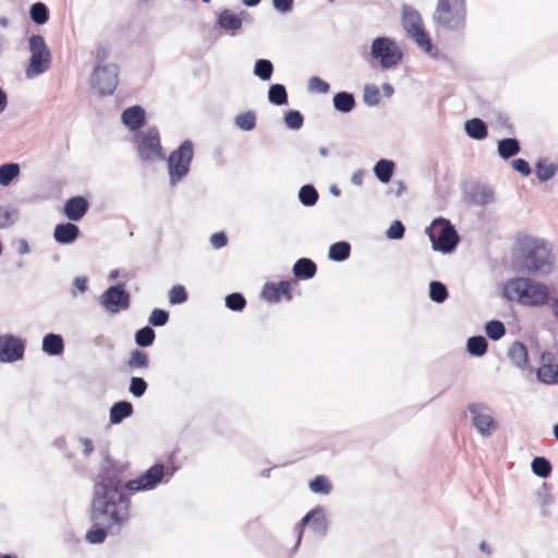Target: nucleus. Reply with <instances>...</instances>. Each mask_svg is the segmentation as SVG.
I'll use <instances>...</instances> for the list:
<instances>
[{"instance_id": "45", "label": "nucleus", "mask_w": 558, "mask_h": 558, "mask_svg": "<svg viewBox=\"0 0 558 558\" xmlns=\"http://www.w3.org/2000/svg\"><path fill=\"white\" fill-rule=\"evenodd\" d=\"M536 175L541 181L549 180L556 172V167L546 161H538L536 165Z\"/></svg>"}, {"instance_id": "35", "label": "nucleus", "mask_w": 558, "mask_h": 558, "mask_svg": "<svg viewBox=\"0 0 558 558\" xmlns=\"http://www.w3.org/2000/svg\"><path fill=\"white\" fill-rule=\"evenodd\" d=\"M520 150L519 142L514 138H506L501 140L498 143V153L499 155L508 159L514 155H517Z\"/></svg>"}, {"instance_id": "64", "label": "nucleus", "mask_w": 558, "mask_h": 558, "mask_svg": "<svg viewBox=\"0 0 558 558\" xmlns=\"http://www.w3.org/2000/svg\"><path fill=\"white\" fill-rule=\"evenodd\" d=\"M17 252L21 255L27 254L29 252V245L26 240L19 241Z\"/></svg>"}, {"instance_id": "27", "label": "nucleus", "mask_w": 558, "mask_h": 558, "mask_svg": "<svg viewBox=\"0 0 558 558\" xmlns=\"http://www.w3.org/2000/svg\"><path fill=\"white\" fill-rule=\"evenodd\" d=\"M464 130L474 140H483L487 136L486 124L481 119L468 120L464 124Z\"/></svg>"}, {"instance_id": "13", "label": "nucleus", "mask_w": 558, "mask_h": 558, "mask_svg": "<svg viewBox=\"0 0 558 558\" xmlns=\"http://www.w3.org/2000/svg\"><path fill=\"white\" fill-rule=\"evenodd\" d=\"M100 305L109 313L117 314L120 311L128 310L130 306V295L117 284L108 288L100 296Z\"/></svg>"}, {"instance_id": "1", "label": "nucleus", "mask_w": 558, "mask_h": 558, "mask_svg": "<svg viewBox=\"0 0 558 558\" xmlns=\"http://www.w3.org/2000/svg\"><path fill=\"white\" fill-rule=\"evenodd\" d=\"M128 465L106 460V465L97 476L94 487L90 520L101 523L102 517L112 521L110 531L119 534L130 519V495L124 492Z\"/></svg>"}, {"instance_id": "23", "label": "nucleus", "mask_w": 558, "mask_h": 558, "mask_svg": "<svg viewBox=\"0 0 558 558\" xmlns=\"http://www.w3.org/2000/svg\"><path fill=\"white\" fill-rule=\"evenodd\" d=\"M316 270V264L312 259L305 257L298 259L293 266V274L295 278L301 280L313 278Z\"/></svg>"}, {"instance_id": "18", "label": "nucleus", "mask_w": 558, "mask_h": 558, "mask_svg": "<svg viewBox=\"0 0 558 558\" xmlns=\"http://www.w3.org/2000/svg\"><path fill=\"white\" fill-rule=\"evenodd\" d=\"M94 527L89 530L86 535L85 539L90 544H101L105 542L107 534L110 533L113 535L110 531V526L113 524L112 521L108 517H102L100 519L99 524H96L95 521H93Z\"/></svg>"}, {"instance_id": "59", "label": "nucleus", "mask_w": 558, "mask_h": 558, "mask_svg": "<svg viewBox=\"0 0 558 558\" xmlns=\"http://www.w3.org/2000/svg\"><path fill=\"white\" fill-rule=\"evenodd\" d=\"M512 166L518 172L522 173L523 175H529L531 173V168L524 159H515L512 162Z\"/></svg>"}, {"instance_id": "4", "label": "nucleus", "mask_w": 558, "mask_h": 558, "mask_svg": "<svg viewBox=\"0 0 558 558\" xmlns=\"http://www.w3.org/2000/svg\"><path fill=\"white\" fill-rule=\"evenodd\" d=\"M434 21L451 31L463 28L466 17L465 0H438Z\"/></svg>"}, {"instance_id": "62", "label": "nucleus", "mask_w": 558, "mask_h": 558, "mask_svg": "<svg viewBox=\"0 0 558 558\" xmlns=\"http://www.w3.org/2000/svg\"><path fill=\"white\" fill-rule=\"evenodd\" d=\"M364 175H365V171H364V170H357V171H355V172L352 174L351 182H352L354 185L360 186V185H362V183H363Z\"/></svg>"}, {"instance_id": "37", "label": "nucleus", "mask_w": 558, "mask_h": 558, "mask_svg": "<svg viewBox=\"0 0 558 558\" xmlns=\"http://www.w3.org/2000/svg\"><path fill=\"white\" fill-rule=\"evenodd\" d=\"M155 338V330L149 326H145L138 329L135 333V342L138 347L151 345L154 343Z\"/></svg>"}, {"instance_id": "2", "label": "nucleus", "mask_w": 558, "mask_h": 558, "mask_svg": "<svg viewBox=\"0 0 558 558\" xmlns=\"http://www.w3.org/2000/svg\"><path fill=\"white\" fill-rule=\"evenodd\" d=\"M519 259L522 267L535 275H548L553 270L550 246L543 240L523 236L518 241Z\"/></svg>"}, {"instance_id": "36", "label": "nucleus", "mask_w": 558, "mask_h": 558, "mask_svg": "<svg viewBox=\"0 0 558 558\" xmlns=\"http://www.w3.org/2000/svg\"><path fill=\"white\" fill-rule=\"evenodd\" d=\"M268 99L271 104L280 106L288 102L287 92L283 85L275 84L269 87Z\"/></svg>"}, {"instance_id": "29", "label": "nucleus", "mask_w": 558, "mask_h": 558, "mask_svg": "<svg viewBox=\"0 0 558 558\" xmlns=\"http://www.w3.org/2000/svg\"><path fill=\"white\" fill-rule=\"evenodd\" d=\"M393 170V161L387 159H380L374 167L376 178L383 183H388L390 181Z\"/></svg>"}, {"instance_id": "7", "label": "nucleus", "mask_w": 558, "mask_h": 558, "mask_svg": "<svg viewBox=\"0 0 558 558\" xmlns=\"http://www.w3.org/2000/svg\"><path fill=\"white\" fill-rule=\"evenodd\" d=\"M31 60L26 68L27 78H34L49 70L51 54L43 36L35 35L29 38Z\"/></svg>"}, {"instance_id": "58", "label": "nucleus", "mask_w": 558, "mask_h": 558, "mask_svg": "<svg viewBox=\"0 0 558 558\" xmlns=\"http://www.w3.org/2000/svg\"><path fill=\"white\" fill-rule=\"evenodd\" d=\"M274 8L282 13L292 9L293 0H272Z\"/></svg>"}, {"instance_id": "52", "label": "nucleus", "mask_w": 558, "mask_h": 558, "mask_svg": "<svg viewBox=\"0 0 558 558\" xmlns=\"http://www.w3.org/2000/svg\"><path fill=\"white\" fill-rule=\"evenodd\" d=\"M404 226L401 221L396 220L392 222V225L388 228L386 235L390 240H400L404 235Z\"/></svg>"}, {"instance_id": "20", "label": "nucleus", "mask_w": 558, "mask_h": 558, "mask_svg": "<svg viewBox=\"0 0 558 558\" xmlns=\"http://www.w3.org/2000/svg\"><path fill=\"white\" fill-rule=\"evenodd\" d=\"M78 234V227L71 222L57 225L53 232L54 240L60 244L73 243Z\"/></svg>"}, {"instance_id": "9", "label": "nucleus", "mask_w": 558, "mask_h": 558, "mask_svg": "<svg viewBox=\"0 0 558 558\" xmlns=\"http://www.w3.org/2000/svg\"><path fill=\"white\" fill-rule=\"evenodd\" d=\"M136 148L142 160L154 162L163 158L160 136L156 128H149L137 135Z\"/></svg>"}, {"instance_id": "44", "label": "nucleus", "mask_w": 558, "mask_h": 558, "mask_svg": "<svg viewBox=\"0 0 558 558\" xmlns=\"http://www.w3.org/2000/svg\"><path fill=\"white\" fill-rule=\"evenodd\" d=\"M246 305L245 298L238 292L231 293L226 298V306L235 312H241Z\"/></svg>"}, {"instance_id": "22", "label": "nucleus", "mask_w": 558, "mask_h": 558, "mask_svg": "<svg viewBox=\"0 0 558 558\" xmlns=\"http://www.w3.org/2000/svg\"><path fill=\"white\" fill-rule=\"evenodd\" d=\"M508 357L519 368H525L529 362L526 347L521 342H513L508 350Z\"/></svg>"}, {"instance_id": "43", "label": "nucleus", "mask_w": 558, "mask_h": 558, "mask_svg": "<svg viewBox=\"0 0 558 558\" xmlns=\"http://www.w3.org/2000/svg\"><path fill=\"white\" fill-rule=\"evenodd\" d=\"M485 331L492 340H499L505 336L506 328L500 320H490L485 325Z\"/></svg>"}, {"instance_id": "61", "label": "nucleus", "mask_w": 558, "mask_h": 558, "mask_svg": "<svg viewBox=\"0 0 558 558\" xmlns=\"http://www.w3.org/2000/svg\"><path fill=\"white\" fill-rule=\"evenodd\" d=\"M81 442L83 445V453L84 456H89L94 451V445L93 441L88 438H82Z\"/></svg>"}, {"instance_id": "48", "label": "nucleus", "mask_w": 558, "mask_h": 558, "mask_svg": "<svg viewBox=\"0 0 558 558\" xmlns=\"http://www.w3.org/2000/svg\"><path fill=\"white\" fill-rule=\"evenodd\" d=\"M129 390L134 397L141 398L147 390V383L142 377H132Z\"/></svg>"}, {"instance_id": "16", "label": "nucleus", "mask_w": 558, "mask_h": 558, "mask_svg": "<svg viewBox=\"0 0 558 558\" xmlns=\"http://www.w3.org/2000/svg\"><path fill=\"white\" fill-rule=\"evenodd\" d=\"M466 197L470 203L474 206H490L495 203V193L494 191L483 184H472L466 190Z\"/></svg>"}, {"instance_id": "49", "label": "nucleus", "mask_w": 558, "mask_h": 558, "mask_svg": "<svg viewBox=\"0 0 558 558\" xmlns=\"http://www.w3.org/2000/svg\"><path fill=\"white\" fill-rule=\"evenodd\" d=\"M169 320V313L165 310L155 308L149 316V324L155 327L165 326Z\"/></svg>"}, {"instance_id": "50", "label": "nucleus", "mask_w": 558, "mask_h": 558, "mask_svg": "<svg viewBox=\"0 0 558 558\" xmlns=\"http://www.w3.org/2000/svg\"><path fill=\"white\" fill-rule=\"evenodd\" d=\"M286 125L292 130H299L303 124V117L299 111L291 110L284 117Z\"/></svg>"}, {"instance_id": "40", "label": "nucleus", "mask_w": 558, "mask_h": 558, "mask_svg": "<svg viewBox=\"0 0 558 558\" xmlns=\"http://www.w3.org/2000/svg\"><path fill=\"white\" fill-rule=\"evenodd\" d=\"M532 471L539 477L546 478L551 473V464L544 457H536L532 461Z\"/></svg>"}, {"instance_id": "19", "label": "nucleus", "mask_w": 558, "mask_h": 558, "mask_svg": "<svg viewBox=\"0 0 558 558\" xmlns=\"http://www.w3.org/2000/svg\"><path fill=\"white\" fill-rule=\"evenodd\" d=\"M121 120L131 131L138 130L145 122V110L140 106H133L122 112Z\"/></svg>"}, {"instance_id": "63", "label": "nucleus", "mask_w": 558, "mask_h": 558, "mask_svg": "<svg viewBox=\"0 0 558 558\" xmlns=\"http://www.w3.org/2000/svg\"><path fill=\"white\" fill-rule=\"evenodd\" d=\"M86 211H64L68 219L72 221H80Z\"/></svg>"}, {"instance_id": "46", "label": "nucleus", "mask_w": 558, "mask_h": 558, "mask_svg": "<svg viewBox=\"0 0 558 558\" xmlns=\"http://www.w3.org/2000/svg\"><path fill=\"white\" fill-rule=\"evenodd\" d=\"M256 118L253 112H245L242 114H239L235 118V124L238 128L244 131H251L255 128Z\"/></svg>"}, {"instance_id": "5", "label": "nucleus", "mask_w": 558, "mask_h": 558, "mask_svg": "<svg viewBox=\"0 0 558 558\" xmlns=\"http://www.w3.org/2000/svg\"><path fill=\"white\" fill-rule=\"evenodd\" d=\"M426 232L435 251L449 253L453 251L458 244L457 231L451 223L444 218L435 219L426 229Z\"/></svg>"}, {"instance_id": "47", "label": "nucleus", "mask_w": 558, "mask_h": 558, "mask_svg": "<svg viewBox=\"0 0 558 558\" xmlns=\"http://www.w3.org/2000/svg\"><path fill=\"white\" fill-rule=\"evenodd\" d=\"M312 492L317 494H328L331 490V485L324 476H316L310 484Z\"/></svg>"}, {"instance_id": "41", "label": "nucleus", "mask_w": 558, "mask_h": 558, "mask_svg": "<svg viewBox=\"0 0 558 558\" xmlns=\"http://www.w3.org/2000/svg\"><path fill=\"white\" fill-rule=\"evenodd\" d=\"M274 72L272 63L269 60L259 59L255 62L254 74L263 81H268Z\"/></svg>"}, {"instance_id": "12", "label": "nucleus", "mask_w": 558, "mask_h": 558, "mask_svg": "<svg viewBox=\"0 0 558 558\" xmlns=\"http://www.w3.org/2000/svg\"><path fill=\"white\" fill-rule=\"evenodd\" d=\"M165 475H167L165 465L156 463L136 480L128 481L125 489L134 492L151 490L162 482Z\"/></svg>"}, {"instance_id": "54", "label": "nucleus", "mask_w": 558, "mask_h": 558, "mask_svg": "<svg viewBox=\"0 0 558 558\" xmlns=\"http://www.w3.org/2000/svg\"><path fill=\"white\" fill-rule=\"evenodd\" d=\"M364 101L371 106H374L379 101V90L376 86L365 87Z\"/></svg>"}, {"instance_id": "11", "label": "nucleus", "mask_w": 558, "mask_h": 558, "mask_svg": "<svg viewBox=\"0 0 558 558\" xmlns=\"http://www.w3.org/2000/svg\"><path fill=\"white\" fill-rule=\"evenodd\" d=\"M119 70L116 64H98L90 77V85L100 95L112 94L118 85Z\"/></svg>"}, {"instance_id": "31", "label": "nucleus", "mask_w": 558, "mask_h": 558, "mask_svg": "<svg viewBox=\"0 0 558 558\" xmlns=\"http://www.w3.org/2000/svg\"><path fill=\"white\" fill-rule=\"evenodd\" d=\"M537 378L544 384H558V363L542 365L537 369Z\"/></svg>"}, {"instance_id": "17", "label": "nucleus", "mask_w": 558, "mask_h": 558, "mask_svg": "<svg viewBox=\"0 0 558 558\" xmlns=\"http://www.w3.org/2000/svg\"><path fill=\"white\" fill-rule=\"evenodd\" d=\"M262 295L269 302H279L281 298H284L287 301H291V283L289 281H280L279 283H266Z\"/></svg>"}, {"instance_id": "53", "label": "nucleus", "mask_w": 558, "mask_h": 558, "mask_svg": "<svg viewBox=\"0 0 558 558\" xmlns=\"http://www.w3.org/2000/svg\"><path fill=\"white\" fill-rule=\"evenodd\" d=\"M88 201L83 196H74L66 201L63 209H87Z\"/></svg>"}, {"instance_id": "34", "label": "nucleus", "mask_w": 558, "mask_h": 558, "mask_svg": "<svg viewBox=\"0 0 558 558\" xmlns=\"http://www.w3.org/2000/svg\"><path fill=\"white\" fill-rule=\"evenodd\" d=\"M487 340L483 336H473L466 343L468 352L474 356H483L487 351Z\"/></svg>"}, {"instance_id": "33", "label": "nucleus", "mask_w": 558, "mask_h": 558, "mask_svg": "<svg viewBox=\"0 0 558 558\" xmlns=\"http://www.w3.org/2000/svg\"><path fill=\"white\" fill-rule=\"evenodd\" d=\"M355 105V100L352 94L347 92H340L333 97V106L340 112H350Z\"/></svg>"}, {"instance_id": "38", "label": "nucleus", "mask_w": 558, "mask_h": 558, "mask_svg": "<svg viewBox=\"0 0 558 558\" xmlns=\"http://www.w3.org/2000/svg\"><path fill=\"white\" fill-rule=\"evenodd\" d=\"M429 298L436 303H444L448 298V290L440 281H432L429 283Z\"/></svg>"}, {"instance_id": "10", "label": "nucleus", "mask_w": 558, "mask_h": 558, "mask_svg": "<svg viewBox=\"0 0 558 558\" xmlns=\"http://www.w3.org/2000/svg\"><path fill=\"white\" fill-rule=\"evenodd\" d=\"M373 58L378 59L383 69L395 68L402 58L397 44L388 37L376 38L371 47Z\"/></svg>"}, {"instance_id": "57", "label": "nucleus", "mask_w": 558, "mask_h": 558, "mask_svg": "<svg viewBox=\"0 0 558 558\" xmlns=\"http://www.w3.org/2000/svg\"><path fill=\"white\" fill-rule=\"evenodd\" d=\"M228 239L223 232L214 233L210 238V243L215 248H221L227 245Z\"/></svg>"}, {"instance_id": "28", "label": "nucleus", "mask_w": 558, "mask_h": 558, "mask_svg": "<svg viewBox=\"0 0 558 558\" xmlns=\"http://www.w3.org/2000/svg\"><path fill=\"white\" fill-rule=\"evenodd\" d=\"M218 23L225 31L235 32L242 27V20L239 15L231 13L229 10H225L219 19Z\"/></svg>"}, {"instance_id": "32", "label": "nucleus", "mask_w": 558, "mask_h": 558, "mask_svg": "<svg viewBox=\"0 0 558 558\" xmlns=\"http://www.w3.org/2000/svg\"><path fill=\"white\" fill-rule=\"evenodd\" d=\"M350 253L351 245L348 242L340 241L330 246L328 256L331 260L343 262L349 258Z\"/></svg>"}, {"instance_id": "15", "label": "nucleus", "mask_w": 558, "mask_h": 558, "mask_svg": "<svg viewBox=\"0 0 558 558\" xmlns=\"http://www.w3.org/2000/svg\"><path fill=\"white\" fill-rule=\"evenodd\" d=\"M24 342L13 335L0 336V362L12 363L24 356Z\"/></svg>"}, {"instance_id": "51", "label": "nucleus", "mask_w": 558, "mask_h": 558, "mask_svg": "<svg viewBox=\"0 0 558 558\" xmlns=\"http://www.w3.org/2000/svg\"><path fill=\"white\" fill-rule=\"evenodd\" d=\"M187 300V293L182 286H174L169 292L171 304H181Z\"/></svg>"}, {"instance_id": "39", "label": "nucleus", "mask_w": 558, "mask_h": 558, "mask_svg": "<svg viewBox=\"0 0 558 558\" xmlns=\"http://www.w3.org/2000/svg\"><path fill=\"white\" fill-rule=\"evenodd\" d=\"M31 17L36 24H45L49 19V11L46 4L41 2L34 3L29 10Z\"/></svg>"}, {"instance_id": "30", "label": "nucleus", "mask_w": 558, "mask_h": 558, "mask_svg": "<svg viewBox=\"0 0 558 558\" xmlns=\"http://www.w3.org/2000/svg\"><path fill=\"white\" fill-rule=\"evenodd\" d=\"M126 365L130 371L145 369L149 366L148 354L140 349H135L131 352Z\"/></svg>"}, {"instance_id": "56", "label": "nucleus", "mask_w": 558, "mask_h": 558, "mask_svg": "<svg viewBox=\"0 0 558 558\" xmlns=\"http://www.w3.org/2000/svg\"><path fill=\"white\" fill-rule=\"evenodd\" d=\"M308 86L312 90H316L322 94H326L329 90L328 83L317 76H314L310 80Z\"/></svg>"}, {"instance_id": "60", "label": "nucleus", "mask_w": 558, "mask_h": 558, "mask_svg": "<svg viewBox=\"0 0 558 558\" xmlns=\"http://www.w3.org/2000/svg\"><path fill=\"white\" fill-rule=\"evenodd\" d=\"M73 284L80 292L87 290V279L85 277H76Z\"/></svg>"}, {"instance_id": "25", "label": "nucleus", "mask_w": 558, "mask_h": 558, "mask_svg": "<svg viewBox=\"0 0 558 558\" xmlns=\"http://www.w3.org/2000/svg\"><path fill=\"white\" fill-rule=\"evenodd\" d=\"M64 343L60 335L48 333L43 340V350L50 355H59L63 352Z\"/></svg>"}, {"instance_id": "21", "label": "nucleus", "mask_w": 558, "mask_h": 558, "mask_svg": "<svg viewBox=\"0 0 558 558\" xmlns=\"http://www.w3.org/2000/svg\"><path fill=\"white\" fill-rule=\"evenodd\" d=\"M301 524H311L312 529L319 535H325L327 532V520L322 508H315L312 511H310L302 519Z\"/></svg>"}, {"instance_id": "26", "label": "nucleus", "mask_w": 558, "mask_h": 558, "mask_svg": "<svg viewBox=\"0 0 558 558\" xmlns=\"http://www.w3.org/2000/svg\"><path fill=\"white\" fill-rule=\"evenodd\" d=\"M21 173V168L19 163L9 162L0 166V185L1 186H9L15 180L19 178Z\"/></svg>"}, {"instance_id": "8", "label": "nucleus", "mask_w": 558, "mask_h": 558, "mask_svg": "<svg viewBox=\"0 0 558 558\" xmlns=\"http://www.w3.org/2000/svg\"><path fill=\"white\" fill-rule=\"evenodd\" d=\"M192 158L193 144L191 141H184L178 149L170 154L168 173L171 185H175L189 173Z\"/></svg>"}, {"instance_id": "6", "label": "nucleus", "mask_w": 558, "mask_h": 558, "mask_svg": "<svg viewBox=\"0 0 558 558\" xmlns=\"http://www.w3.org/2000/svg\"><path fill=\"white\" fill-rule=\"evenodd\" d=\"M402 25L407 34L414 39L425 52L433 54L430 38L423 27V21L418 11L410 5L402 8Z\"/></svg>"}, {"instance_id": "42", "label": "nucleus", "mask_w": 558, "mask_h": 558, "mask_svg": "<svg viewBox=\"0 0 558 558\" xmlns=\"http://www.w3.org/2000/svg\"><path fill=\"white\" fill-rule=\"evenodd\" d=\"M299 198L304 206H313L318 198V193L313 185H304L299 192Z\"/></svg>"}, {"instance_id": "14", "label": "nucleus", "mask_w": 558, "mask_h": 558, "mask_svg": "<svg viewBox=\"0 0 558 558\" xmlns=\"http://www.w3.org/2000/svg\"><path fill=\"white\" fill-rule=\"evenodd\" d=\"M469 412L472 414V422L474 427L483 436H490L498 427L497 422L492 416L489 409L482 403H471L468 407Z\"/></svg>"}, {"instance_id": "24", "label": "nucleus", "mask_w": 558, "mask_h": 558, "mask_svg": "<svg viewBox=\"0 0 558 558\" xmlns=\"http://www.w3.org/2000/svg\"><path fill=\"white\" fill-rule=\"evenodd\" d=\"M133 414V405L129 401L116 402L110 409V423L119 424Z\"/></svg>"}, {"instance_id": "55", "label": "nucleus", "mask_w": 558, "mask_h": 558, "mask_svg": "<svg viewBox=\"0 0 558 558\" xmlns=\"http://www.w3.org/2000/svg\"><path fill=\"white\" fill-rule=\"evenodd\" d=\"M17 220V211H0V229L11 227Z\"/></svg>"}, {"instance_id": "3", "label": "nucleus", "mask_w": 558, "mask_h": 558, "mask_svg": "<svg viewBox=\"0 0 558 558\" xmlns=\"http://www.w3.org/2000/svg\"><path fill=\"white\" fill-rule=\"evenodd\" d=\"M504 294L510 301H517L523 305L538 306L547 302L549 291L544 283L527 278H515L505 284Z\"/></svg>"}]
</instances>
